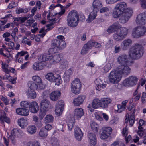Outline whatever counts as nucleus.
Here are the masks:
<instances>
[{"label":"nucleus","instance_id":"7c9ffc66","mask_svg":"<svg viewBox=\"0 0 146 146\" xmlns=\"http://www.w3.org/2000/svg\"><path fill=\"white\" fill-rule=\"evenodd\" d=\"M97 11L93 9L91 12L88 16V18L86 20L88 23H90L94 20L96 18L97 15Z\"/></svg>","mask_w":146,"mask_h":146},{"label":"nucleus","instance_id":"f3484780","mask_svg":"<svg viewBox=\"0 0 146 146\" xmlns=\"http://www.w3.org/2000/svg\"><path fill=\"white\" fill-rule=\"evenodd\" d=\"M132 41L130 39H127L123 40L121 44V46L123 50H127L131 46Z\"/></svg>","mask_w":146,"mask_h":146},{"label":"nucleus","instance_id":"680f3d73","mask_svg":"<svg viewBox=\"0 0 146 146\" xmlns=\"http://www.w3.org/2000/svg\"><path fill=\"white\" fill-rule=\"evenodd\" d=\"M27 37H25L23 38L22 41V42L23 43L27 44L29 46L31 45V41H29Z\"/></svg>","mask_w":146,"mask_h":146},{"label":"nucleus","instance_id":"13d9d810","mask_svg":"<svg viewBox=\"0 0 146 146\" xmlns=\"http://www.w3.org/2000/svg\"><path fill=\"white\" fill-rule=\"evenodd\" d=\"M117 107L118 109L117 111L119 113H120L124 110L125 108V107L122 105H121L120 104L117 105Z\"/></svg>","mask_w":146,"mask_h":146},{"label":"nucleus","instance_id":"e2e57ef3","mask_svg":"<svg viewBox=\"0 0 146 146\" xmlns=\"http://www.w3.org/2000/svg\"><path fill=\"white\" fill-rule=\"evenodd\" d=\"M76 139L78 141H80L83 136V134H74Z\"/></svg>","mask_w":146,"mask_h":146},{"label":"nucleus","instance_id":"bb28decb","mask_svg":"<svg viewBox=\"0 0 146 146\" xmlns=\"http://www.w3.org/2000/svg\"><path fill=\"white\" fill-rule=\"evenodd\" d=\"M135 113V109H134V111H133V113L131 114L130 117H129V115H128V119L126 118L125 119V123L128 122L129 119V125L130 126H132L133 124L134 123L135 121V116L134 114Z\"/></svg>","mask_w":146,"mask_h":146},{"label":"nucleus","instance_id":"6e6d98bb","mask_svg":"<svg viewBox=\"0 0 146 146\" xmlns=\"http://www.w3.org/2000/svg\"><path fill=\"white\" fill-rule=\"evenodd\" d=\"M52 146H59V142L57 139L54 138L52 139Z\"/></svg>","mask_w":146,"mask_h":146},{"label":"nucleus","instance_id":"0eeeda50","mask_svg":"<svg viewBox=\"0 0 146 146\" xmlns=\"http://www.w3.org/2000/svg\"><path fill=\"white\" fill-rule=\"evenodd\" d=\"M81 87V83L78 79H75L71 84V91L75 94L80 93Z\"/></svg>","mask_w":146,"mask_h":146},{"label":"nucleus","instance_id":"a878e982","mask_svg":"<svg viewBox=\"0 0 146 146\" xmlns=\"http://www.w3.org/2000/svg\"><path fill=\"white\" fill-rule=\"evenodd\" d=\"M49 60L51 61V62L53 63L58 62L60 60H61L60 55L58 54L54 55L53 56L52 55L49 56Z\"/></svg>","mask_w":146,"mask_h":146},{"label":"nucleus","instance_id":"cd10ccee","mask_svg":"<svg viewBox=\"0 0 146 146\" xmlns=\"http://www.w3.org/2000/svg\"><path fill=\"white\" fill-rule=\"evenodd\" d=\"M84 115L83 110L81 108H78L75 110L74 115L77 118H80Z\"/></svg>","mask_w":146,"mask_h":146},{"label":"nucleus","instance_id":"864d4df0","mask_svg":"<svg viewBox=\"0 0 146 146\" xmlns=\"http://www.w3.org/2000/svg\"><path fill=\"white\" fill-rule=\"evenodd\" d=\"M46 33L43 32L42 34L37 35L35 37V41L38 42H40L41 37L43 38L45 36Z\"/></svg>","mask_w":146,"mask_h":146},{"label":"nucleus","instance_id":"9d476101","mask_svg":"<svg viewBox=\"0 0 146 146\" xmlns=\"http://www.w3.org/2000/svg\"><path fill=\"white\" fill-rule=\"evenodd\" d=\"M137 80V78L135 76H131L123 81V84L127 87L133 86L136 84Z\"/></svg>","mask_w":146,"mask_h":146},{"label":"nucleus","instance_id":"2f4dec72","mask_svg":"<svg viewBox=\"0 0 146 146\" xmlns=\"http://www.w3.org/2000/svg\"><path fill=\"white\" fill-rule=\"evenodd\" d=\"M28 86L30 90H34L39 88V85L35 82L32 81L29 82L28 83Z\"/></svg>","mask_w":146,"mask_h":146},{"label":"nucleus","instance_id":"052dcab7","mask_svg":"<svg viewBox=\"0 0 146 146\" xmlns=\"http://www.w3.org/2000/svg\"><path fill=\"white\" fill-rule=\"evenodd\" d=\"M45 118L49 122H51L53 121V117L51 115H47Z\"/></svg>","mask_w":146,"mask_h":146},{"label":"nucleus","instance_id":"5fc2aeb1","mask_svg":"<svg viewBox=\"0 0 146 146\" xmlns=\"http://www.w3.org/2000/svg\"><path fill=\"white\" fill-rule=\"evenodd\" d=\"M28 52L27 51H22L20 52H18L15 56V57L16 58V59L17 60L19 56H22L26 54Z\"/></svg>","mask_w":146,"mask_h":146},{"label":"nucleus","instance_id":"c03bdc74","mask_svg":"<svg viewBox=\"0 0 146 146\" xmlns=\"http://www.w3.org/2000/svg\"><path fill=\"white\" fill-rule=\"evenodd\" d=\"M58 48L60 50H62L66 46V43L63 40H60Z\"/></svg>","mask_w":146,"mask_h":146},{"label":"nucleus","instance_id":"4468645a","mask_svg":"<svg viewBox=\"0 0 146 146\" xmlns=\"http://www.w3.org/2000/svg\"><path fill=\"white\" fill-rule=\"evenodd\" d=\"M50 104V102L47 100H42L40 106V111H47Z\"/></svg>","mask_w":146,"mask_h":146},{"label":"nucleus","instance_id":"58836bf2","mask_svg":"<svg viewBox=\"0 0 146 146\" xmlns=\"http://www.w3.org/2000/svg\"><path fill=\"white\" fill-rule=\"evenodd\" d=\"M55 83V84L58 86L62 83V80L61 79V76L59 74L56 75L54 78V80L53 81Z\"/></svg>","mask_w":146,"mask_h":146},{"label":"nucleus","instance_id":"c756f323","mask_svg":"<svg viewBox=\"0 0 146 146\" xmlns=\"http://www.w3.org/2000/svg\"><path fill=\"white\" fill-rule=\"evenodd\" d=\"M97 11L93 9L91 12L88 16V18L86 20L88 23H90L94 20L96 18L97 15Z\"/></svg>","mask_w":146,"mask_h":146},{"label":"nucleus","instance_id":"20e7f679","mask_svg":"<svg viewBox=\"0 0 146 146\" xmlns=\"http://www.w3.org/2000/svg\"><path fill=\"white\" fill-rule=\"evenodd\" d=\"M128 32V29L121 27L117 31H115L113 35L114 40L117 41H122L126 36Z\"/></svg>","mask_w":146,"mask_h":146},{"label":"nucleus","instance_id":"dca6fc26","mask_svg":"<svg viewBox=\"0 0 146 146\" xmlns=\"http://www.w3.org/2000/svg\"><path fill=\"white\" fill-rule=\"evenodd\" d=\"M91 146H94L96 144L97 140L96 135L94 133H89L87 135Z\"/></svg>","mask_w":146,"mask_h":146},{"label":"nucleus","instance_id":"49530a36","mask_svg":"<svg viewBox=\"0 0 146 146\" xmlns=\"http://www.w3.org/2000/svg\"><path fill=\"white\" fill-rule=\"evenodd\" d=\"M30 105V102L27 101H23L20 102L21 106L24 108H29Z\"/></svg>","mask_w":146,"mask_h":146},{"label":"nucleus","instance_id":"412c9836","mask_svg":"<svg viewBox=\"0 0 146 146\" xmlns=\"http://www.w3.org/2000/svg\"><path fill=\"white\" fill-rule=\"evenodd\" d=\"M16 113L18 115L27 116L29 114V111L28 109L23 108H18L16 110Z\"/></svg>","mask_w":146,"mask_h":146},{"label":"nucleus","instance_id":"79ce46f5","mask_svg":"<svg viewBox=\"0 0 146 146\" xmlns=\"http://www.w3.org/2000/svg\"><path fill=\"white\" fill-rule=\"evenodd\" d=\"M33 120L35 122V124L38 127H40L42 125V124L41 123V122L38 121V118L37 116L34 115L32 117Z\"/></svg>","mask_w":146,"mask_h":146},{"label":"nucleus","instance_id":"b1692460","mask_svg":"<svg viewBox=\"0 0 146 146\" xmlns=\"http://www.w3.org/2000/svg\"><path fill=\"white\" fill-rule=\"evenodd\" d=\"M101 2L99 0H94L92 3L93 9L98 11L102 7Z\"/></svg>","mask_w":146,"mask_h":146},{"label":"nucleus","instance_id":"c9c22d12","mask_svg":"<svg viewBox=\"0 0 146 146\" xmlns=\"http://www.w3.org/2000/svg\"><path fill=\"white\" fill-rule=\"evenodd\" d=\"M92 106L94 109L100 107V100L98 99H94L92 102Z\"/></svg>","mask_w":146,"mask_h":146},{"label":"nucleus","instance_id":"37998d69","mask_svg":"<svg viewBox=\"0 0 146 146\" xmlns=\"http://www.w3.org/2000/svg\"><path fill=\"white\" fill-rule=\"evenodd\" d=\"M39 134L41 137H45L47 135V131L46 129L42 128L39 132Z\"/></svg>","mask_w":146,"mask_h":146},{"label":"nucleus","instance_id":"f704fd0d","mask_svg":"<svg viewBox=\"0 0 146 146\" xmlns=\"http://www.w3.org/2000/svg\"><path fill=\"white\" fill-rule=\"evenodd\" d=\"M56 75L54 74L52 72H49L47 74L45 75V78L47 80L51 82H53L54 80L55 77Z\"/></svg>","mask_w":146,"mask_h":146},{"label":"nucleus","instance_id":"f257e3e1","mask_svg":"<svg viewBox=\"0 0 146 146\" xmlns=\"http://www.w3.org/2000/svg\"><path fill=\"white\" fill-rule=\"evenodd\" d=\"M143 54V48L141 45L136 44L132 46L129 52V56L132 59H138Z\"/></svg>","mask_w":146,"mask_h":146},{"label":"nucleus","instance_id":"6ab92c4d","mask_svg":"<svg viewBox=\"0 0 146 146\" xmlns=\"http://www.w3.org/2000/svg\"><path fill=\"white\" fill-rule=\"evenodd\" d=\"M111 101V99L108 98H101L100 100V107L103 108H107Z\"/></svg>","mask_w":146,"mask_h":146},{"label":"nucleus","instance_id":"4d7b16f0","mask_svg":"<svg viewBox=\"0 0 146 146\" xmlns=\"http://www.w3.org/2000/svg\"><path fill=\"white\" fill-rule=\"evenodd\" d=\"M56 106L63 108V107L64 106L63 101L62 100H60L58 101L56 104Z\"/></svg>","mask_w":146,"mask_h":146},{"label":"nucleus","instance_id":"6e6552de","mask_svg":"<svg viewBox=\"0 0 146 146\" xmlns=\"http://www.w3.org/2000/svg\"><path fill=\"white\" fill-rule=\"evenodd\" d=\"M121 76L116 70L111 71L109 75L110 82L113 84L118 83L120 80Z\"/></svg>","mask_w":146,"mask_h":146},{"label":"nucleus","instance_id":"09e8293b","mask_svg":"<svg viewBox=\"0 0 146 146\" xmlns=\"http://www.w3.org/2000/svg\"><path fill=\"white\" fill-rule=\"evenodd\" d=\"M27 146H40V143L37 141H34L33 142H29L27 144Z\"/></svg>","mask_w":146,"mask_h":146},{"label":"nucleus","instance_id":"a18cd8bd","mask_svg":"<svg viewBox=\"0 0 146 146\" xmlns=\"http://www.w3.org/2000/svg\"><path fill=\"white\" fill-rule=\"evenodd\" d=\"M91 127L92 130L95 131L97 132L98 129V125L95 122H92L90 125Z\"/></svg>","mask_w":146,"mask_h":146},{"label":"nucleus","instance_id":"a19ab883","mask_svg":"<svg viewBox=\"0 0 146 146\" xmlns=\"http://www.w3.org/2000/svg\"><path fill=\"white\" fill-rule=\"evenodd\" d=\"M75 123V120L74 118H72L69 119L68 123V129L71 130Z\"/></svg>","mask_w":146,"mask_h":146},{"label":"nucleus","instance_id":"f8f14e48","mask_svg":"<svg viewBox=\"0 0 146 146\" xmlns=\"http://www.w3.org/2000/svg\"><path fill=\"white\" fill-rule=\"evenodd\" d=\"M135 22L137 24L143 25L146 24V12L139 14L136 17Z\"/></svg>","mask_w":146,"mask_h":146},{"label":"nucleus","instance_id":"1a4fd4ad","mask_svg":"<svg viewBox=\"0 0 146 146\" xmlns=\"http://www.w3.org/2000/svg\"><path fill=\"white\" fill-rule=\"evenodd\" d=\"M129 64H121L118 66L116 68V71L121 75H127L131 72V69L128 66Z\"/></svg>","mask_w":146,"mask_h":146},{"label":"nucleus","instance_id":"ddd939ff","mask_svg":"<svg viewBox=\"0 0 146 146\" xmlns=\"http://www.w3.org/2000/svg\"><path fill=\"white\" fill-rule=\"evenodd\" d=\"M103 131L100 134V137L102 139H105L108 138L112 132V129L110 127L103 128Z\"/></svg>","mask_w":146,"mask_h":146},{"label":"nucleus","instance_id":"ea45409f","mask_svg":"<svg viewBox=\"0 0 146 146\" xmlns=\"http://www.w3.org/2000/svg\"><path fill=\"white\" fill-rule=\"evenodd\" d=\"M36 129V127L33 125L29 126L28 127L27 131L29 133L33 134L35 133Z\"/></svg>","mask_w":146,"mask_h":146},{"label":"nucleus","instance_id":"9b49d317","mask_svg":"<svg viewBox=\"0 0 146 146\" xmlns=\"http://www.w3.org/2000/svg\"><path fill=\"white\" fill-rule=\"evenodd\" d=\"M94 42L95 41L91 40L85 44L81 50V54L83 55L87 53L89 50L91 49L92 47L94 46Z\"/></svg>","mask_w":146,"mask_h":146},{"label":"nucleus","instance_id":"0e129e2a","mask_svg":"<svg viewBox=\"0 0 146 146\" xmlns=\"http://www.w3.org/2000/svg\"><path fill=\"white\" fill-rule=\"evenodd\" d=\"M113 41L112 40H110L106 44V47L109 48L111 47L113 45Z\"/></svg>","mask_w":146,"mask_h":146},{"label":"nucleus","instance_id":"c85d7f7f","mask_svg":"<svg viewBox=\"0 0 146 146\" xmlns=\"http://www.w3.org/2000/svg\"><path fill=\"white\" fill-rule=\"evenodd\" d=\"M32 79L35 81L34 82L37 83L39 85V89H42L44 88V87L42 84L41 79L40 77L37 76H34L33 77Z\"/></svg>","mask_w":146,"mask_h":146},{"label":"nucleus","instance_id":"423d86ee","mask_svg":"<svg viewBox=\"0 0 146 146\" xmlns=\"http://www.w3.org/2000/svg\"><path fill=\"white\" fill-rule=\"evenodd\" d=\"M133 13L132 9H127L124 12L121 14L119 19V22L124 24L127 22Z\"/></svg>","mask_w":146,"mask_h":146},{"label":"nucleus","instance_id":"4be33fe9","mask_svg":"<svg viewBox=\"0 0 146 146\" xmlns=\"http://www.w3.org/2000/svg\"><path fill=\"white\" fill-rule=\"evenodd\" d=\"M94 83L96 85V88L97 90L99 91L104 88L106 86V84L102 83L101 79L99 78L96 79L94 81Z\"/></svg>","mask_w":146,"mask_h":146},{"label":"nucleus","instance_id":"e433bc0d","mask_svg":"<svg viewBox=\"0 0 146 146\" xmlns=\"http://www.w3.org/2000/svg\"><path fill=\"white\" fill-rule=\"evenodd\" d=\"M0 120L2 121H5L9 123H10L9 118L6 116V113L4 111L2 113L1 115Z\"/></svg>","mask_w":146,"mask_h":146},{"label":"nucleus","instance_id":"3c124183","mask_svg":"<svg viewBox=\"0 0 146 146\" xmlns=\"http://www.w3.org/2000/svg\"><path fill=\"white\" fill-rule=\"evenodd\" d=\"M112 28H113L115 31H117L118 30L120 29V24L118 22H115L111 25Z\"/></svg>","mask_w":146,"mask_h":146},{"label":"nucleus","instance_id":"bf43d9fd","mask_svg":"<svg viewBox=\"0 0 146 146\" xmlns=\"http://www.w3.org/2000/svg\"><path fill=\"white\" fill-rule=\"evenodd\" d=\"M74 130V134H83L81 129L77 127H75Z\"/></svg>","mask_w":146,"mask_h":146},{"label":"nucleus","instance_id":"aec40b11","mask_svg":"<svg viewBox=\"0 0 146 146\" xmlns=\"http://www.w3.org/2000/svg\"><path fill=\"white\" fill-rule=\"evenodd\" d=\"M38 103L35 101H33L30 102V106L29 108V110L31 112L35 113H37L38 111Z\"/></svg>","mask_w":146,"mask_h":146},{"label":"nucleus","instance_id":"5701e85b","mask_svg":"<svg viewBox=\"0 0 146 146\" xmlns=\"http://www.w3.org/2000/svg\"><path fill=\"white\" fill-rule=\"evenodd\" d=\"M61 94V92L58 90L52 92L50 94V98L52 101H56L60 98Z\"/></svg>","mask_w":146,"mask_h":146},{"label":"nucleus","instance_id":"39448f33","mask_svg":"<svg viewBox=\"0 0 146 146\" xmlns=\"http://www.w3.org/2000/svg\"><path fill=\"white\" fill-rule=\"evenodd\" d=\"M146 32V27L144 26H137L132 31V35L134 38H138L143 36Z\"/></svg>","mask_w":146,"mask_h":146},{"label":"nucleus","instance_id":"603ef678","mask_svg":"<svg viewBox=\"0 0 146 146\" xmlns=\"http://www.w3.org/2000/svg\"><path fill=\"white\" fill-rule=\"evenodd\" d=\"M63 108L56 106L55 113L58 116L61 114L63 111Z\"/></svg>","mask_w":146,"mask_h":146},{"label":"nucleus","instance_id":"7ed1b4c3","mask_svg":"<svg viewBox=\"0 0 146 146\" xmlns=\"http://www.w3.org/2000/svg\"><path fill=\"white\" fill-rule=\"evenodd\" d=\"M127 9H130L127 8L126 3L124 2L119 3L115 7L112 13V16L114 18H118L121 14L124 12L125 10Z\"/></svg>","mask_w":146,"mask_h":146},{"label":"nucleus","instance_id":"393cba45","mask_svg":"<svg viewBox=\"0 0 146 146\" xmlns=\"http://www.w3.org/2000/svg\"><path fill=\"white\" fill-rule=\"evenodd\" d=\"M44 65L41 62H35L33 65V68L35 70H42Z\"/></svg>","mask_w":146,"mask_h":146},{"label":"nucleus","instance_id":"de8ad7c7","mask_svg":"<svg viewBox=\"0 0 146 146\" xmlns=\"http://www.w3.org/2000/svg\"><path fill=\"white\" fill-rule=\"evenodd\" d=\"M60 64V67L63 69H64L66 68L68 66V62L66 60H61Z\"/></svg>","mask_w":146,"mask_h":146},{"label":"nucleus","instance_id":"69168bd1","mask_svg":"<svg viewBox=\"0 0 146 146\" xmlns=\"http://www.w3.org/2000/svg\"><path fill=\"white\" fill-rule=\"evenodd\" d=\"M100 11L101 13L107 12L109 11V9L107 7H103L100 9Z\"/></svg>","mask_w":146,"mask_h":146},{"label":"nucleus","instance_id":"774afa93","mask_svg":"<svg viewBox=\"0 0 146 146\" xmlns=\"http://www.w3.org/2000/svg\"><path fill=\"white\" fill-rule=\"evenodd\" d=\"M141 99L143 103H145L146 102V93L145 92H143V93Z\"/></svg>","mask_w":146,"mask_h":146},{"label":"nucleus","instance_id":"4c0bfd02","mask_svg":"<svg viewBox=\"0 0 146 146\" xmlns=\"http://www.w3.org/2000/svg\"><path fill=\"white\" fill-rule=\"evenodd\" d=\"M26 120L23 118H21L18 120V123L19 125L22 128H24L27 125Z\"/></svg>","mask_w":146,"mask_h":146},{"label":"nucleus","instance_id":"473e14b6","mask_svg":"<svg viewBox=\"0 0 146 146\" xmlns=\"http://www.w3.org/2000/svg\"><path fill=\"white\" fill-rule=\"evenodd\" d=\"M50 55H47L46 54H42L38 56V58L40 62L42 63L47 60H49V58Z\"/></svg>","mask_w":146,"mask_h":146},{"label":"nucleus","instance_id":"72a5a7b5","mask_svg":"<svg viewBox=\"0 0 146 146\" xmlns=\"http://www.w3.org/2000/svg\"><path fill=\"white\" fill-rule=\"evenodd\" d=\"M26 94L28 97L32 99L35 98L37 95L36 92L34 90L29 89H28L27 91Z\"/></svg>","mask_w":146,"mask_h":146},{"label":"nucleus","instance_id":"a211bd4d","mask_svg":"<svg viewBox=\"0 0 146 146\" xmlns=\"http://www.w3.org/2000/svg\"><path fill=\"white\" fill-rule=\"evenodd\" d=\"M85 95L79 96L75 98L73 101V103L75 106H79L82 104L84 100L86 98Z\"/></svg>","mask_w":146,"mask_h":146},{"label":"nucleus","instance_id":"2eb2a0df","mask_svg":"<svg viewBox=\"0 0 146 146\" xmlns=\"http://www.w3.org/2000/svg\"><path fill=\"white\" fill-rule=\"evenodd\" d=\"M117 62L120 64H129V62L127 55L123 54L119 56L117 58Z\"/></svg>","mask_w":146,"mask_h":146},{"label":"nucleus","instance_id":"f03ea898","mask_svg":"<svg viewBox=\"0 0 146 146\" xmlns=\"http://www.w3.org/2000/svg\"><path fill=\"white\" fill-rule=\"evenodd\" d=\"M79 15L75 11H71L68 13L67 17V23L68 26L75 27L79 22Z\"/></svg>","mask_w":146,"mask_h":146},{"label":"nucleus","instance_id":"338daca9","mask_svg":"<svg viewBox=\"0 0 146 146\" xmlns=\"http://www.w3.org/2000/svg\"><path fill=\"white\" fill-rule=\"evenodd\" d=\"M141 6L144 9H146V0H140Z\"/></svg>","mask_w":146,"mask_h":146},{"label":"nucleus","instance_id":"8fccbe9b","mask_svg":"<svg viewBox=\"0 0 146 146\" xmlns=\"http://www.w3.org/2000/svg\"><path fill=\"white\" fill-rule=\"evenodd\" d=\"M60 40L56 39L52 40L51 42L52 45L54 48L56 47L58 48Z\"/></svg>","mask_w":146,"mask_h":146}]
</instances>
